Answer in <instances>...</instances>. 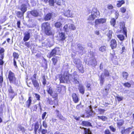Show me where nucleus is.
Here are the masks:
<instances>
[{
	"label": "nucleus",
	"mask_w": 134,
	"mask_h": 134,
	"mask_svg": "<svg viewBox=\"0 0 134 134\" xmlns=\"http://www.w3.org/2000/svg\"><path fill=\"white\" fill-rule=\"evenodd\" d=\"M41 134H46L47 133V129H43L41 131Z\"/></svg>",
	"instance_id": "54"
},
{
	"label": "nucleus",
	"mask_w": 134,
	"mask_h": 134,
	"mask_svg": "<svg viewBox=\"0 0 134 134\" xmlns=\"http://www.w3.org/2000/svg\"><path fill=\"white\" fill-rule=\"evenodd\" d=\"M106 47L105 46H102L99 48V50L102 52H104L106 51Z\"/></svg>",
	"instance_id": "44"
},
{
	"label": "nucleus",
	"mask_w": 134,
	"mask_h": 134,
	"mask_svg": "<svg viewBox=\"0 0 134 134\" xmlns=\"http://www.w3.org/2000/svg\"><path fill=\"white\" fill-rule=\"evenodd\" d=\"M3 81V77L2 75L0 76V85H2Z\"/></svg>",
	"instance_id": "57"
},
{
	"label": "nucleus",
	"mask_w": 134,
	"mask_h": 134,
	"mask_svg": "<svg viewBox=\"0 0 134 134\" xmlns=\"http://www.w3.org/2000/svg\"><path fill=\"white\" fill-rule=\"evenodd\" d=\"M17 128L18 129V131H21L23 133L25 132L26 129L24 127L22 126L21 124H19L18 125Z\"/></svg>",
	"instance_id": "23"
},
{
	"label": "nucleus",
	"mask_w": 134,
	"mask_h": 134,
	"mask_svg": "<svg viewBox=\"0 0 134 134\" xmlns=\"http://www.w3.org/2000/svg\"><path fill=\"white\" fill-rule=\"evenodd\" d=\"M53 16V14L52 13H47L44 16V19L45 21L51 20Z\"/></svg>",
	"instance_id": "16"
},
{
	"label": "nucleus",
	"mask_w": 134,
	"mask_h": 134,
	"mask_svg": "<svg viewBox=\"0 0 134 134\" xmlns=\"http://www.w3.org/2000/svg\"><path fill=\"white\" fill-rule=\"evenodd\" d=\"M8 91L9 93L14 94V92L13 91V88L11 86H10L8 90Z\"/></svg>",
	"instance_id": "52"
},
{
	"label": "nucleus",
	"mask_w": 134,
	"mask_h": 134,
	"mask_svg": "<svg viewBox=\"0 0 134 134\" xmlns=\"http://www.w3.org/2000/svg\"><path fill=\"white\" fill-rule=\"evenodd\" d=\"M120 31H122L123 34L125 35V37L127 38V28L125 27V23L124 21L120 22L119 23Z\"/></svg>",
	"instance_id": "6"
},
{
	"label": "nucleus",
	"mask_w": 134,
	"mask_h": 134,
	"mask_svg": "<svg viewBox=\"0 0 134 134\" xmlns=\"http://www.w3.org/2000/svg\"><path fill=\"white\" fill-rule=\"evenodd\" d=\"M49 4L51 6H54V0H49Z\"/></svg>",
	"instance_id": "51"
},
{
	"label": "nucleus",
	"mask_w": 134,
	"mask_h": 134,
	"mask_svg": "<svg viewBox=\"0 0 134 134\" xmlns=\"http://www.w3.org/2000/svg\"><path fill=\"white\" fill-rule=\"evenodd\" d=\"M42 126L45 129H46L47 128L48 125L46 121L44 120L43 121Z\"/></svg>",
	"instance_id": "46"
},
{
	"label": "nucleus",
	"mask_w": 134,
	"mask_h": 134,
	"mask_svg": "<svg viewBox=\"0 0 134 134\" xmlns=\"http://www.w3.org/2000/svg\"><path fill=\"white\" fill-rule=\"evenodd\" d=\"M110 46L112 49L116 48L117 47L116 41L115 39H112L110 41Z\"/></svg>",
	"instance_id": "10"
},
{
	"label": "nucleus",
	"mask_w": 134,
	"mask_h": 134,
	"mask_svg": "<svg viewBox=\"0 0 134 134\" xmlns=\"http://www.w3.org/2000/svg\"><path fill=\"white\" fill-rule=\"evenodd\" d=\"M1 59H0V65H2L4 63V62L3 60L4 58V57H3V55L2 56H0Z\"/></svg>",
	"instance_id": "49"
},
{
	"label": "nucleus",
	"mask_w": 134,
	"mask_h": 134,
	"mask_svg": "<svg viewBox=\"0 0 134 134\" xmlns=\"http://www.w3.org/2000/svg\"><path fill=\"white\" fill-rule=\"evenodd\" d=\"M59 48L55 47L52 49L49 54V58H50L52 57L55 56L57 54V53L60 51Z\"/></svg>",
	"instance_id": "9"
},
{
	"label": "nucleus",
	"mask_w": 134,
	"mask_h": 134,
	"mask_svg": "<svg viewBox=\"0 0 134 134\" xmlns=\"http://www.w3.org/2000/svg\"><path fill=\"white\" fill-rule=\"evenodd\" d=\"M63 29L64 31L66 33L68 32L69 31L75 30L76 27L73 24H65L63 27Z\"/></svg>",
	"instance_id": "5"
},
{
	"label": "nucleus",
	"mask_w": 134,
	"mask_h": 134,
	"mask_svg": "<svg viewBox=\"0 0 134 134\" xmlns=\"http://www.w3.org/2000/svg\"><path fill=\"white\" fill-rule=\"evenodd\" d=\"M98 110L100 112V114L104 113L105 111V110L104 109L101 108L98 109Z\"/></svg>",
	"instance_id": "60"
},
{
	"label": "nucleus",
	"mask_w": 134,
	"mask_h": 134,
	"mask_svg": "<svg viewBox=\"0 0 134 134\" xmlns=\"http://www.w3.org/2000/svg\"><path fill=\"white\" fill-rule=\"evenodd\" d=\"M30 79L34 87L37 90H39L41 85L40 82L38 81L36 79H34L32 77H31Z\"/></svg>",
	"instance_id": "7"
},
{
	"label": "nucleus",
	"mask_w": 134,
	"mask_h": 134,
	"mask_svg": "<svg viewBox=\"0 0 134 134\" xmlns=\"http://www.w3.org/2000/svg\"><path fill=\"white\" fill-rule=\"evenodd\" d=\"M122 128L123 129L121 130L120 132L121 134H129L130 132V130L132 128L131 127H128L125 129V127H123Z\"/></svg>",
	"instance_id": "14"
},
{
	"label": "nucleus",
	"mask_w": 134,
	"mask_h": 134,
	"mask_svg": "<svg viewBox=\"0 0 134 134\" xmlns=\"http://www.w3.org/2000/svg\"><path fill=\"white\" fill-rule=\"evenodd\" d=\"M109 127L110 130L113 132H115L116 131V129L114 128L112 126H111Z\"/></svg>",
	"instance_id": "55"
},
{
	"label": "nucleus",
	"mask_w": 134,
	"mask_h": 134,
	"mask_svg": "<svg viewBox=\"0 0 134 134\" xmlns=\"http://www.w3.org/2000/svg\"><path fill=\"white\" fill-rule=\"evenodd\" d=\"M59 41H63L66 38V36H65V33L64 32H59Z\"/></svg>",
	"instance_id": "12"
},
{
	"label": "nucleus",
	"mask_w": 134,
	"mask_h": 134,
	"mask_svg": "<svg viewBox=\"0 0 134 134\" xmlns=\"http://www.w3.org/2000/svg\"><path fill=\"white\" fill-rule=\"evenodd\" d=\"M62 24L60 22L57 21L55 22L54 24L55 27L57 29H60L62 27Z\"/></svg>",
	"instance_id": "31"
},
{
	"label": "nucleus",
	"mask_w": 134,
	"mask_h": 134,
	"mask_svg": "<svg viewBox=\"0 0 134 134\" xmlns=\"http://www.w3.org/2000/svg\"><path fill=\"white\" fill-rule=\"evenodd\" d=\"M81 125L83 126L86 127L92 126V125L91 123L87 121H82Z\"/></svg>",
	"instance_id": "20"
},
{
	"label": "nucleus",
	"mask_w": 134,
	"mask_h": 134,
	"mask_svg": "<svg viewBox=\"0 0 134 134\" xmlns=\"http://www.w3.org/2000/svg\"><path fill=\"white\" fill-rule=\"evenodd\" d=\"M126 11V8L125 7H123L120 8V11L122 13H125Z\"/></svg>",
	"instance_id": "45"
},
{
	"label": "nucleus",
	"mask_w": 134,
	"mask_h": 134,
	"mask_svg": "<svg viewBox=\"0 0 134 134\" xmlns=\"http://www.w3.org/2000/svg\"><path fill=\"white\" fill-rule=\"evenodd\" d=\"M107 19L105 18H100L96 19L94 21V26L97 27L98 25L103 24L106 22Z\"/></svg>",
	"instance_id": "8"
},
{
	"label": "nucleus",
	"mask_w": 134,
	"mask_h": 134,
	"mask_svg": "<svg viewBox=\"0 0 134 134\" xmlns=\"http://www.w3.org/2000/svg\"><path fill=\"white\" fill-rule=\"evenodd\" d=\"M74 82L75 84L79 83V81L75 77L74 78Z\"/></svg>",
	"instance_id": "63"
},
{
	"label": "nucleus",
	"mask_w": 134,
	"mask_h": 134,
	"mask_svg": "<svg viewBox=\"0 0 134 134\" xmlns=\"http://www.w3.org/2000/svg\"><path fill=\"white\" fill-rule=\"evenodd\" d=\"M116 98H117L118 102H120L122 101L123 100V97H119L117 96L116 97Z\"/></svg>",
	"instance_id": "56"
},
{
	"label": "nucleus",
	"mask_w": 134,
	"mask_h": 134,
	"mask_svg": "<svg viewBox=\"0 0 134 134\" xmlns=\"http://www.w3.org/2000/svg\"><path fill=\"white\" fill-rule=\"evenodd\" d=\"M52 97L53 99L52 98H48L47 99V103L51 105H53V108L58 106L59 105L58 95L56 94Z\"/></svg>",
	"instance_id": "2"
},
{
	"label": "nucleus",
	"mask_w": 134,
	"mask_h": 134,
	"mask_svg": "<svg viewBox=\"0 0 134 134\" xmlns=\"http://www.w3.org/2000/svg\"><path fill=\"white\" fill-rule=\"evenodd\" d=\"M34 95H35L36 98V100H40V96L37 93H35Z\"/></svg>",
	"instance_id": "50"
},
{
	"label": "nucleus",
	"mask_w": 134,
	"mask_h": 134,
	"mask_svg": "<svg viewBox=\"0 0 134 134\" xmlns=\"http://www.w3.org/2000/svg\"><path fill=\"white\" fill-rule=\"evenodd\" d=\"M13 63H14V66H15V67L16 68L18 67V66H17L16 63V62L15 60V59H13Z\"/></svg>",
	"instance_id": "64"
},
{
	"label": "nucleus",
	"mask_w": 134,
	"mask_h": 134,
	"mask_svg": "<svg viewBox=\"0 0 134 134\" xmlns=\"http://www.w3.org/2000/svg\"><path fill=\"white\" fill-rule=\"evenodd\" d=\"M114 18H111L110 21V25L113 27H115L116 24V20Z\"/></svg>",
	"instance_id": "32"
},
{
	"label": "nucleus",
	"mask_w": 134,
	"mask_h": 134,
	"mask_svg": "<svg viewBox=\"0 0 134 134\" xmlns=\"http://www.w3.org/2000/svg\"><path fill=\"white\" fill-rule=\"evenodd\" d=\"M31 97H29L28 99L26 101V105L27 108H29L32 103Z\"/></svg>",
	"instance_id": "25"
},
{
	"label": "nucleus",
	"mask_w": 134,
	"mask_h": 134,
	"mask_svg": "<svg viewBox=\"0 0 134 134\" xmlns=\"http://www.w3.org/2000/svg\"><path fill=\"white\" fill-rule=\"evenodd\" d=\"M97 118L99 120H101L103 121H105L108 119V118L104 115L102 116H97Z\"/></svg>",
	"instance_id": "35"
},
{
	"label": "nucleus",
	"mask_w": 134,
	"mask_h": 134,
	"mask_svg": "<svg viewBox=\"0 0 134 134\" xmlns=\"http://www.w3.org/2000/svg\"><path fill=\"white\" fill-rule=\"evenodd\" d=\"M59 80L60 83H65L64 80L63 79V75L62 74H60L59 75Z\"/></svg>",
	"instance_id": "43"
},
{
	"label": "nucleus",
	"mask_w": 134,
	"mask_h": 134,
	"mask_svg": "<svg viewBox=\"0 0 134 134\" xmlns=\"http://www.w3.org/2000/svg\"><path fill=\"white\" fill-rule=\"evenodd\" d=\"M117 36L119 40L121 41V42L120 43V44H121L122 43L123 41L125 39V36H124L122 34H120L117 35Z\"/></svg>",
	"instance_id": "24"
},
{
	"label": "nucleus",
	"mask_w": 134,
	"mask_h": 134,
	"mask_svg": "<svg viewBox=\"0 0 134 134\" xmlns=\"http://www.w3.org/2000/svg\"><path fill=\"white\" fill-rule=\"evenodd\" d=\"M114 7L113 5L111 4H109L108 5L107 8L109 10L112 9H113Z\"/></svg>",
	"instance_id": "59"
},
{
	"label": "nucleus",
	"mask_w": 134,
	"mask_h": 134,
	"mask_svg": "<svg viewBox=\"0 0 134 134\" xmlns=\"http://www.w3.org/2000/svg\"><path fill=\"white\" fill-rule=\"evenodd\" d=\"M13 55L14 57L13 59H17L19 58V55L18 53L16 52H14Z\"/></svg>",
	"instance_id": "42"
},
{
	"label": "nucleus",
	"mask_w": 134,
	"mask_h": 134,
	"mask_svg": "<svg viewBox=\"0 0 134 134\" xmlns=\"http://www.w3.org/2000/svg\"><path fill=\"white\" fill-rule=\"evenodd\" d=\"M57 117L58 118V119L60 121H65L66 120V119L61 114H57Z\"/></svg>",
	"instance_id": "33"
},
{
	"label": "nucleus",
	"mask_w": 134,
	"mask_h": 134,
	"mask_svg": "<svg viewBox=\"0 0 134 134\" xmlns=\"http://www.w3.org/2000/svg\"><path fill=\"white\" fill-rule=\"evenodd\" d=\"M124 121L123 120L120 119L117 123V126L119 129H120L122 127H121L124 124Z\"/></svg>",
	"instance_id": "18"
},
{
	"label": "nucleus",
	"mask_w": 134,
	"mask_h": 134,
	"mask_svg": "<svg viewBox=\"0 0 134 134\" xmlns=\"http://www.w3.org/2000/svg\"><path fill=\"white\" fill-rule=\"evenodd\" d=\"M72 97L73 101L75 103H77L79 102L80 99L76 93H72Z\"/></svg>",
	"instance_id": "13"
},
{
	"label": "nucleus",
	"mask_w": 134,
	"mask_h": 134,
	"mask_svg": "<svg viewBox=\"0 0 134 134\" xmlns=\"http://www.w3.org/2000/svg\"><path fill=\"white\" fill-rule=\"evenodd\" d=\"M47 113L46 112H44L42 115V118L43 120L44 119L45 117L46 116Z\"/></svg>",
	"instance_id": "61"
},
{
	"label": "nucleus",
	"mask_w": 134,
	"mask_h": 134,
	"mask_svg": "<svg viewBox=\"0 0 134 134\" xmlns=\"http://www.w3.org/2000/svg\"><path fill=\"white\" fill-rule=\"evenodd\" d=\"M59 57L57 56L54 57L52 58L51 60L53 64L55 65H56L58 60Z\"/></svg>",
	"instance_id": "27"
},
{
	"label": "nucleus",
	"mask_w": 134,
	"mask_h": 134,
	"mask_svg": "<svg viewBox=\"0 0 134 134\" xmlns=\"http://www.w3.org/2000/svg\"><path fill=\"white\" fill-rule=\"evenodd\" d=\"M34 126V133L35 134H37V131L39 128L40 124L38 122L36 121L34 124H32V126Z\"/></svg>",
	"instance_id": "15"
},
{
	"label": "nucleus",
	"mask_w": 134,
	"mask_h": 134,
	"mask_svg": "<svg viewBox=\"0 0 134 134\" xmlns=\"http://www.w3.org/2000/svg\"><path fill=\"white\" fill-rule=\"evenodd\" d=\"M122 76L125 79L127 80V79L129 76V74L127 72L124 71L122 72Z\"/></svg>",
	"instance_id": "34"
},
{
	"label": "nucleus",
	"mask_w": 134,
	"mask_h": 134,
	"mask_svg": "<svg viewBox=\"0 0 134 134\" xmlns=\"http://www.w3.org/2000/svg\"><path fill=\"white\" fill-rule=\"evenodd\" d=\"M109 88H105L104 90L105 92V93H104V94L105 95L107 96L108 94V91L109 90Z\"/></svg>",
	"instance_id": "58"
},
{
	"label": "nucleus",
	"mask_w": 134,
	"mask_h": 134,
	"mask_svg": "<svg viewBox=\"0 0 134 134\" xmlns=\"http://www.w3.org/2000/svg\"><path fill=\"white\" fill-rule=\"evenodd\" d=\"M96 18L92 14L89 15L87 19V20L89 21H93Z\"/></svg>",
	"instance_id": "38"
},
{
	"label": "nucleus",
	"mask_w": 134,
	"mask_h": 134,
	"mask_svg": "<svg viewBox=\"0 0 134 134\" xmlns=\"http://www.w3.org/2000/svg\"><path fill=\"white\" fill-rule=\"evenodd\" d=\"M79 72L82 74H83L84 73V68L82 66L80 65L79 67H77Z\"/></svg>",
	"instance_id": "36"
},
{
	"label": "nucleus",
	"mask_w": 134,
	"mask_h": 134,
	"mask_svg": "<svg viewBox=\"0 0 134 134\" xmlns=\"http://www.w3.org/2000/svg\"><path fill=\"white\" fill-rule=\"evenodd\" d=\"M104 76L105 77H109L110 76L109 72L106 69H104L103 73L99 77L100 84V85H103L104 83L105 78Z\"/></svg>",
	"instance_id": "4"
},
{
	"label": "nucleus",
	"mask_w": 134,
	"mask_h": 134,
	"mask_svg": "<svg viewBox=\"0 0 134 134\" xmlns=\"http://www.w3.org/2000/svg\"><path fill=\"white\" fill-rule=\"evenodd\" d=\"M78 90L79 92L82 94H84L85 91V88L83 86L79 84L78 86Z\"/></svg>",
	"instance_id": "19"
},
{
	"label": "nucleus",
	"mask_w": 134,
	"mask_h": 134,
	"mask_svg": "<svg viewBox=\"0 0 134 134\" xmlns=\"http://www.w3.org/2000/svg\"><path fill=\"white\" fill-rule=\"evenodd\" d=\"M24 44L28 48H30L31 47V45L30 42H25V43Z\"/></svg>",
	"instance_id": "48"
},
{
	"label": "nucleus",
	"mask_w": 134,
	"mask_h": 134,
	"mask_svg": "<svg viewBox=\"0 0 134 134\" xmlns=\"http://www.w3.org/2000/svg\"><path fill=\"white\" fill-rule=\"evenodd\" d=\"M42 78L43 79L42 81V84L43 85L45 86L47 83V80L45 77V75H43L42 76Z\"/></svg>",
	"instance_id": "39"
},
{
	"label": "nucleus",
	"mask_w": 134,
	"mask_h": 134,
	"mask_svg": "<svg viewBox=\"0 0 134 134\" xmlns=\"http://www.w3.org/2000/svg\"><path fill=\"white\" fill-rule=\"evenodd\" d=\"M20 10L22 12L24 13L27 10L26 5L24 4H22L21 6Z\"/></svg>",
	"instance_id": "26"
},
{
	"label": "nucleus",
	"mask_w": 134,
	"mask_h": 134,
	"mask_svg": "<svg viewBox=\"0 0 134 134\" xmlns=\"http://www.w3.org/2000/svg\"><path fill=\"white\" fill-rule=\"evenodd\" d=\"M4 49L3 48H1L0 49V55H1L0 56H2V55H3V57H4Z\"/></svg>",
	"instance_id": "47"
},
{
	"label": "nucleus",
	"mask_w": 134,
	"mask_h": 134,
	"mask_svg": "<svg viewBox=\"0 0 134 134\" xmlns=\"http://www.w3.org/2000/svg\"><path fill=\"white\" fill-rule=\"evenodd\" d=\"M64 15L68 17L72 18L73 17V15L72 12L69 10L66 11L64 13Z\"/></svg>",
	"instance_id": "21"
},
{
	"label": "nucleus",
	"mask_w": 134,
	"mask_h": 134,
	"mask_svg": "<svg viewBox=\"0 0 134 134\" xmlns=\"http://www.w3.org/2000/svg\"><path fill=\"white\" fill-rule=\"evenodd\" d=\"M30 13L34 17H37L39 15V14L37 10H34L30 12Z\"/></svg>",
	"instance_id": "22"
},
{
	"label": "nucleus",
	"mask_w": 134,
	"mask_h": 134,
	"mask_svg": "<svg viewBox=\"0 0 134 134\" xmlns=\"http://www.w3.org/2000/svg\"><path fill=\"white\" fill-rule=\"evenodd\" d=\"M91 13L96 18L99 17L100 15L99 12L97 8H93L92 10Z\"/></svg>",
	"instance_id": "11"
},
{
	"label": "nucleus",
	"mask_w": 134,
	"mask_h": 134,
	"mask_svg": "<svg viewBox=\"0 0 134 134\" xmlns=\"http://www.w3.org/2000/svg\"><path fill=\"white\" fill-rule=\"evenodd\" d=\"M104 134H112L110 131L108 129H106L104 131Z\"/></svg>",
	"instance_id": "53"
},
{
	"label": "nucleus",
	"mask_w": 134,
	"mask_h": 134,
	"mask_svg": "<svg viewBox=\"0 0 134 134\" xmlns=\"http://www.w3.org/2000/svg\"><path fill=\"white\" fill-rule=\"evenodd\" d=\"M65 87L63 85H61L60 86L58 87H57V91L59 93H60L63 91H65Z\"/></svg>",
	"instance_id": "29"
},
{
	"label": "nucleus",
	"mask_w": 134,
	"mask_h": 134,
	"mask_svg": "<svg viewBox=\"0 0 134 134\" xmlns=\"http://www.w3.org/2000/svg\"><path fill=\"white\" fill-rule=\"evenodd\" d=\"M41 28L42 31L46 35L50 36L52 35L53 32L51 30L50 24L48 22L43 23L41 25Z\"/></svg>",
	"instance_id": "1"
},
{
	"label": "nucleus",
	"mask_w": 134,
	"mask_h": 134,
	"mask_svg": "<svg viewBox=\"0 0 134 134\" xmlns=\"http://www.w3.org/2000/svg\"><path fill=\"white\" fill-rule=\"evenodd\" d=\"M8 78L10 83H13L16 85L18 84V82H16V78L15 74L11 70H9L8 72Z\"/></svg>",
	"instance_id": "3"
},
{
	"label": "nucleus",
	"mask_w": 134,
	"mask_h": 134,
	"mask_svg": "<svg viewBox=\"0 0 134 134\" xmlns=\"http://www.w3.org/2000/svg\"><path fill=\"white\" fill-rule=\"evenodd\" d=\"M24 13L23 12H21L20 11H18L16 13V15L17 16L18 18H21L23 16Z\"/></svg>",
	"instance_id": "37"
},
{
	"label": "nucleus",
	"mask_w": 134,
	"mask_h": 134,
	"mask_svg": "<svg viewBox=\"0 0 134 134\" xmlns=\"http://www.w3.org/2000/svg\"><path fill=\"white\" fill-rule=\"evenodd\" d=\"M123 86L125 87L129 88L131 87V84L128 82H126L123 84Z\"/></svg>",
	"instance_id": "40"
},
{
	"label": "nucleus",
	"mask_w": 134,
	"mask_h": 134,
	"mask_svg": "<svg viewBox=\"0 0 134 134\" xmlns=\"http://www.w3.org/2000/svg\"><path fill=\"white\" fill-rule=\"evenodd\" d=\"M21 24V22L20 20H19L17 21V26L19 28H20L21 27L20 26V25Z\"/></svg>",
	"instance_id": "62"
},
{
	"label": "nucleus",
	"mask_w": 134,
	"mask_h": 134,
	"mask_svg": "<svg viewBox=\"0 0 134 134\" xmlns=\"http://www.w3.org/2000/svg\"><path fill=\"white\" fill-rule=\"evenodd\" d=\"M113 32L111 30H109L107 34V36L109 40L111 39L112 37Z\"/></svg>",
	"instance_id": "41"
},
{
	"label": "nucleus",
	"mask_w": 134,
	"mask_h": 134,
	"mask_svg": "<svg viewBox=\"0 0 134 134\" xmlns=\"http://www.w3.org/2000/svg\"><path fill=\"white\" fill-rule=\"evenodd\" d=\"M116 4V6L118 7H120L122 5L125 3L124 0H121L117 1Z\"/></svg>",
	"instance_id": "28"
},
{
	"label": "nucleus",
	"mask_w": 134,
	"mask_h": 134,
	"mask_svg": "<svg viewBox=\"0 0 134 134\" xmlns=\"http://www.w3.org/2000/svg\"><path fill=\"white\" fill-rule=\"evenodd\" d=\"M24 36L23 37V40L25 42L28 41L30 37V34L29 32L24 34Z\"/></svg>",
	"instance_id": "17"
},
{
	"label": "nucleus",
	"mask_w": 134,
	"mask_h": 134,
	"mask_svg": "<svg viewBox=\"0 0 134 134\" xmlns=\"http://www.w3.org/2000/svg\"><path fill=\"white\" fill-rule=\"evenodd\" d=\"M47 91L48 93L51 96H53L54 95V94H56L57 95H58V94L56 93H53V90L51 87L49 88L48 90H47Z\"/></svg>",
	"instance_id": "30"
}]
</instances>
